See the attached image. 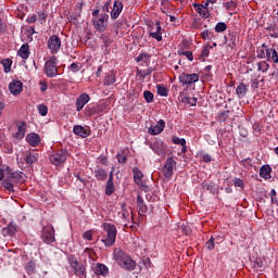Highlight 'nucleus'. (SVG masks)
Here are the masks:
<instances>
[{"instance_id":"9","label":"nucleus","mask_w":278,"mask_h":278,"mask_svg":"<svg viewBox=\"0 0 278 278\" xmlns=\"http://www.w3.org/2000/svg\"><path fill=\"white\" fill-rule=\"evenodd\" d=\"M177 166V161L173 156L167 157L165 164L163 166V175L166 179H170L173 177V170Z\"/></svg>"},{"instance_id":"45","label":"nucleus","mask_w":278,"mask_h":278,"mask_svg":"<svg viewBox=\"0 0 278 278\" xmlns=\"http://www.w3.org/2000/svg\"><path fill=\"white\" fill-rule=\"evenodd\" d=\"M38 112H39L40 116H47V114H49V108H47V105H45V104H39Z\"/></svg>"},{"instance_id":"21","label":"nucleus","mask_w":278,"mask_h":278,"mask_svg":"<svg viewBox=\"0 0 278 278\" xmlns=\"http://www.w3.org/2000/svg\"><path fill=\"white\" fill-rule=\"evenodd\" d=\"M92 270H93L94 275H97L98 277L101 275H102V277H105L110 273V269L108 268V266H105L101 263H97L96 265H93Z\"/></svg>"},{"instance_id":"38","label":"nucleus","mask_w":278,"mask_h":278,"mask_svg":"<svg viewBox=\"0 0 278 278\" xmlns=\"http://www.w3.org/2000/svg\"><path fill=\"white\" fill-rule=\"evenodd\" d=\"M151 73H153V70H151V68L137 71V75H139L142 79H147V77H149V75H151Z\"/></svg>"},{"instance_id":"7","label":"nucleus","mask_w":278,"mask_h":278,"mask_svg":"<svg viewBox=\"0 0 278 278\" xmlns=\"http://www.w3.org/2000/svg\"><path fill=\"white\" fill-rule=\"evenodd\" d=\"M47 45L50 53L55 54L62 48V39L58 35H52L49 37Z\"/></svg>"},{"instance_id":"27","label":"nucleus","mask_w":278,"mask_h":278,"mask_svg":"<svg viewBox=\"0 0 278 278\" xmlns=\"http://www.w3.org/2000/svg\"><path fill=\"white\" fill-rule=\"evenodd\" d=\"M113 255L117 264H121L122 261L127 257V254H125V252L121 248H116L113 252Z\"/></svg>"},{"instance_id":"5","label":"nucleus","mask_w":278,"mask_h":278,"mask_svg":"<svg viewBox=\"0 0 278 278\" xmlns=\"http://www.w3.org/2000/svg\"><path fill=\"white\" fill-rule=\"evenodd\" d=\"M67 157H68V150L62 149V150H58L56 152L50 155V162L54 166H60L64 164V162H66Z\"/></svg>"},{"instance_id":"64","label":"nucleus","mask_w":278,"mask_h":278,"mask_svg":"<svg viewBox=\"0 0 278 278\" xmlns=\"http://www.w3.org/2000/svg\"><path fill=\"white\" fill-rule=\"evenodd\" d=\"M187 101H188L189 105L194 106V105H197L198 99L197 98H187Z\"/></svg>"},{"instance_id":"56","label":"nucleus","mask_w":278,"mask_h":278,"mask_svg":"<svg viewBox=\"0 0 278 278\" xmlns=\"http://www.w3.org/2000/svg\"><path fill=\"white\" fill-rule=\"evenodd\" d=\"M151 38L157 40V42H162V33L152 31L150 33Z\"/></svg>"},{"instance_id":"52","label":"nucleus","mask_w":278,"mask_h":278,"mask_svg":"<svg viewBox=\"0 0 278 278\" xmlns=\"http://www.w3.org/2000/svg\"><path fill=\"white\" fill-rule=\"evenodd\" d=\"M122 218H124V220H127L128 223H130V220H134V217L129 216V211L125 208L122 211Z\"/></svg>"},{"instance_id":"55","label":"nucleus","mask_w":278,"mask_h":278,"mask_svg":"<svg viewBox=\"0 0 278 278\" xmlns=\"http://www.w3.org/2000/svg\"><path fill=\"white\" fill-rule=\"evenodd\" d=\"M68 68L72 73H78V71H81V66L77 63H72Z\"/></svg>"},{"instance_id":"61","label":"nucleus","mask_w":278,"mask_h":278,"mask_svg":"<svg viewBox=\"0 0 278 278\" xmlns=\"http://www.w3.org/2000/svg\"><path fill=\"white\" fill-rule=\"evenodd\" d=\"M110 8H112V0H109L102 7L103 12H110Z\"/></svg>"},{"instance_id":"6","label":"nucleus","mask_w":278,"mask_h":278,"mask_svg":"<svg viewBox=\"0 0 278 278\" xmlns=\"http://www.w3.org/2000/svg\"><path fill=\"white\" fill-rule=\"evenodd\" d=\"M70 266L73 269L74 275H76V277L86 278V266L79 264V261H77V258H70Z\"/></svg>"},{"instance_id":"31","label":"nucleus","mask_w":278,"mask_h":278,"mask_svg":"<svg viewBox=\"0 0 278 278\" xmlns=\"http://www.w3.org/2000/svg\"><path fill=\"white\" fill-rule=\"evenodd\" d=\"M114 190H115L114 180L112 178H109L105 185L106 197H112Z\"/></svg>"},{"instance_id":"34","label":"nucleus","mask_w":278,"mask_h":278,"mask_svg":"<svg viewBox=\"0 0 278 278\" xmlns=\"http://www.w3.org/2000/svg\"><path fill=\"white\" fill-rule=\"evenodd\" d=\"M137 205L139 207V212H141V214H146L147 204L144 203V199L142 198V195L137 197Z\"/></svg>"},{"instance_id":"22","label":"nucleus","mask_w":278,"mask_h":278,"mask_svg":"<svg viewBox=\"0 0 278 278\" xmlns=\"http://www.w3.org/2000/svg\"><path fill=\"white\" fill-rule=\"evenodd\" d=\"M26 142L30 144V147H38L40 144V135L36 132H30L26 136Z\"/></svg>"},{"instance_id":"8","label":"nucleus","mask_w":278,"mask_h":278,"mask_svg":"<svg viewBox=\"0 0 278 278\" xmlns=\"http://www.w3.org/2000/svg\"><path fill=\"white\" fill-rule=\"evenodd\" d=\"M41 240L45 244H53L55 242V229L53 227H45L42 229Z\"/></svg>"},{"instance_id":"28","label":"nucleus","mask_w":278,"mask_h":278,"mask_svg":"<svg viewBox=\"0 0 278 278\" xmlns=\"http://www.w3.org/2000/svg\"><path fill=\"white\" fill-rule=\"evenodd\" d=\"M94 177L98 181H105V179H108V173L102 167H99L94 170Z\"/></svg>"},{"instance_id":"47","label":"nucleus","mask_w":278,"mask_h":278,"mask_svg":"<svg viewBox=\"0 0 278 278\" xmlns=\"http://www.w3.org/2000/svg\"><path fill=\"white\" fill-rule=\"evenodd\" d=\"M100 40H102L105 49H109L110 45H112V40L106 35H101Z\"/></svg>"},{"instance_id":"59","label":"nucleus","mask_w":278,"mask_h":278,"mask_svg":"<svg viewBox=\"0 0 278 278\" xmlns=\"http://www.w3.org/2000/svg\"><path fill=\"white\" fill-rule=\"evenodd\" d=\"M191 25H192L193 29H200V27H201V18H194Z\"/></svg>"},{"instance_id":"15","label":"nucleus","mask_w":278,"mask_h":278,"mask_svg":"<svg viewBox=\"0 0 278 278\" xmlns=\"http://www.w3.org/2000/svg\"><path fill=\"white\" fill-rule=\"evenodd\" d=\"M17 131L13 135L16 140H23L25 138V134L27 132V123L18 122L17 124Z\"/></svg>"},{"instance_id":"63","label":"nucleus","mask_w":278,"mask_h":278,"mask_svg":"<svg viewBox=\"0 0 278 278\" xmlns=\"http://www.w3.org/2000/svg\"><path fill=\"white\" fill-rule=\"evenodd\" d=\"M202 160H203L206 164H210V162H212V155H210V154H203V155H202Z\"/></svg>"},{"instance_id":"1","label":"nucleus","mask_w":278,"mask_h":278,"mask_svg":"<svg viewBox=\"0 0 278 278\" xmlns=\"http://www.w3.org/2000/svg\"><path fill=\"white\" fill-rule=\"evenodd\" d=\"M25 181V174L23 172H12L10 166L5 167L4 179L2 180V187L8 192H14V186H18V184H23Z\"/></svg>"},{"instance_id":"53","label":"nucleus","mask_w":278,"mask_h":278,"mask_svg":"<svg viewBox=\"0 0 278 278\" xmlns=\"http://www.w3.org/2000/svg\"><path fill=\"white\" fill-rule=\"evenodd\" d=\"M172 142H174V144H180V146L186 144V140L184 138H179V137H173Z\"/></svg>"},{"instance_id":"50","label":"nucleus","mask_w":278,"mask_h":278,"mask_svg":"<svg viewBox=\"0 0 278 278\" xmlns=\"http://www.w3.org/2000/svg\"><path fill=\"white\" fill-rule=\"evenodd\" d=\"M210 49H213V47L205 46L202 49L200 58H208L210 56Z\"/></svg>"},{"instance_id":"32","label":"nucleus","mask_w":278,"mask_h":278,"mask_svg":"<svg viewBox=\"0 0 278 278\" xmlns=\"http://www.w3.org/2000/svg\"><path fill=\"white\" fill-rule=\"evenodd\" d=\"M202 187L204 190H208L211 194H218V188L214 182H203Z\"/></svg>"},{"instance_id":"29","label":"nucleus","mask_w":278,"mask_h":278,"mask_svg":"<svg viewBox=\"0 0 278 278\" xmlns=\"http://www.w3.org/2000/svg\"><path fill=\"white\" fill-rule=\"evenodd\" d=\"M114 84H116V75L114 72H109L104 77V86H114Z\"/></svg>"},{"instance_id":"24","label":"nucleus","mask_w":278,"mask_h":278,"mask_svg":"<svg viewBox=\"0 0 278 278\" xmlns=\"http://www.w3.org/2000/svg\"><path fill=\"white\" fill-rule=\"evenodd\" d=\"M18 231V228H16V224L10 223L7 227L2 229V236H14Z\"/></svg>"},{"instance_id":"60","label":"nucleus","mask_w":278,"mask_h":278,"mask_svg":"<svg viewBox=\"0 0 278 278\" xmlns=\"http://www.w3.org/2000/svg\"><path fill=\"white\" fill-rule=\"evenodd\" d=\"M233 184L236 188H244V181L240 178H236Z\"/></svg>"},{"instance_id":"57","label":"nucleus","mask_w":278,"mask_h":278,"mask_svg":"<svg viewBox=\"0 0 278 278\" xmlns=\"http://www.w3.org/2000/svg\"><path fill=\"white\" fill-rule=\"evenodd\" d=\"M147 60H149V54L147 53H141L136 58V62H147Z\"/></svg>"},{"instance_id":"11","label":"nucleus","mask_w":278,"mask_h":278,"mask_svg":"<svg viewBox=\"0 0 278 278\" xmlns=\"http://www.w3.org/2000/svg\"><path fill=\"white\" fill-rule=\"evenodd\" d=\"M179 81H181L184 86H190L192 84H197V81H199V74L182 73L179 76Z\"/></svg>"},{"instance_id":"37","label":"nucleus","mask_w":278,"mask_h":278,"mask_svg":"<svg viewBox=\"0 0 278 278\" xmlns=\"http://www.w3.org/2000/svg\"><path fill=\"white\" fill-rule=\"evenodd\" d=\"M216 34H223V31H227V24L225 22H219L215 26Z\"/></svg>"},{"instance_id":"35","label":"nucleus","mask_w":278,"mask_h":278,"mask_svg":"<svg viewBox=\"0 0 278 278\" xmlns=\"http://www.w3.org/2000/svg\"><path fill=\"white\" fill-rule=\"evenodd\" d=\"M1 64L4 68V73H10V71H12V59L2 60Z\"/></svg>"},{"instance_id":"19","label":"nucleus","mask_w":278,"mask_h":278,"mask_svg":"<svg viewBox=\"0 0 278 278\" xmlns=\"http://www.w3.org/2000/svg\"><path fill=\"white\" fill-rule=\"evenodd\" d=\"M90 101V96L88 93L80 94L76 100V112H81L84 105Z\"/></svg>"},{"instance_id":"36","label":"nucleus","mask_w":278,"mask_h":278,"mask_svg":"<svg viewBox=\"0 0 278 278\" xmlns=\"http://www.w3.org/2000/svg\"><path fill=\"white\" fill-rule=\"evenodd\" d=\"M157 94L160 97H168V88L163 85H156Z\"/></svg>"},{"instance_id":"41","label":"nucleus","mask_w":278,"mask_h":278,"mask_svg":"<svg viewBox=\"0 0 278 278\" xmlns=\"http://www.w3.org/2000/svg\"><path fill=\"white\" fill-rule=\"evenodd\" d=\"M37 162H38V157L36 156V154L29 153L26 156V164H28V166H31V164H36Z\"/></svg>"},{"instance_id":"13","label":"nucleus","mask_w":278,"mask_h":278,"mask_svg":"<svg viewBox=\"0 0 278 278\" xmlns=\"http://www.w3.org/2000/svg\"><path fill=\"white\" fill-rule=\"evenodd\" d=\"M165 127L166 122H164V119H160L155 126H151L148 129V134H150V136H159V134H162V131H164Z\"/></svg>"},{"instance_id":"14","label":"nucleus","mask_w":278,"mask_h":278,"mask_svg":"<svg viewBox=\"0 0 278 278\" xmlns=\"http://www.w3.org/2000/svg\"><path fill=\"white\" fill-rule=\"evenodd\" d=\"M123 2L121 0H115L113 3V9L111 10V18L116 21L123 12Z\"/></svg>"},{"instance_id":"18","label":"nucleus","mask_w":278,"mask_h":278,"mask_svg":"<svg viewBox=\"0 0 278 278\" xmlns=\"http://www.w3.org/2000/svg\"><path fill=\"white\" fill-rule=\"evenodd\" d=\"M118 266H121V268H124V270H136V261L127 256L125 260L118 263Z\"/></svg>"},{"instance_id":"49","label":"nucleus","mask_w":278,"mask_h":278,"mask_svg":"<svg viewBox=\"0 0 278 278\" xmlns=\"http://www.w3.org/2000/svg\"><path fill=\"white\" fill-rule=\"evenodd\" d=\"M250 85L253 90H257L260 88V80L257 78H251Z\"/></svg>"},{"instance_id":"3","label":"nucleus","mask_w":278,"mask_h":278,"mask_svg":"<svg viewBox=\"0 0 278 278\" xmlns=\"http://www.w3.org/2000/svg\"><path fill=\"white\" fill-rule=\"evenodd\" d=\"M103 230L106 233V238L102 239V242L105 247H114V242H116V226L114 224H103Z\"/></svg>"},{"instance_id":"26","label":"nucleus","mask_w":278,"mask_h":278,"mask_svg":"<svg viewBox=\"0 0 278 278\" xmlns=\"http://www.w3.org/2000/svg\"><path fill=\"white\" fill-rule=\"evenodd\" d=\"M29 54H30L29 43L22 45V47L17 51V55H20V58H22V60H27L29 58Z\"/></svg>"},{"instance_id":"54","label":"nucleus","mask_w":278,"mask_h":278,"mask_svg":"<svg viewBox=\"0 0 278 278\" xmlns=\"http://www.w3.org/2000/svg\"><path fill=\"white\" fill-rule=\"evenodd\" d=\"M225 38H226V40H227V38H228V40H230L232 47H236V45H238V39H236L235 34H228V36Z\"/></svg>"},{"instance_id":"12","label":"nucleus","mask_w":278,"mask_h":278,"mask_svg":"<svg viewBox=\"0 0 278 278\" xmlns=\"http://www.w3.org/2000/svg\"><path fill=\"white\" fill-rule=\"evenodd\" d=\"M73 132L75 136H79L80 138H88L90 134H92V130L88 126H81V125H75L73 128Z\"/></svg>"},{"instance_id":"25","label":"nucleus","mask_w":278,"mask_h":278,"mask_svg":"<svg viewBox=\"0 0 278 278\" xmlns=\"http://www.w3.org/2000/svg\"><path fill=\"white\" fill-rule=\"evenodd\" d=\"M270 173H273V168L268 164H265L260 168V177L263 179H270Z\"/></svg>"},{"instance_id":"33","label":"nucleus","mask_w":278,"mask_h":278,"mask_svg":"<svg viewBox=\"0 0 278 278\" xmlns=\"http://www.w3.org/2000/svg\"><path fill=\"white\" fill-rule=\"evenodd\" d=\"M132 173H134V181H135V184L140 186V184H142V177H144V175L137 167H135L132 169Z\"/></svg>"},{"instance_id":"58","label":"nucleus","mask_w":278,"mask_h":278,"mask_svg":"<svg viewBox=\"0 0 278 278\" xmlns=\"http://www.w3.org/2000/svg\"><path fill=\"white\" fill-rule=\"evenodd\" d=\"M47 16H49V14L47 13V11H39V12H38V20H39V21H47Z\"/></svg>"},{"instance_id":"48","label":"nucleus","mask_w":278,"mask_h":278,"mask_svg":"<svg viewBox=\"0 0 278 278\" xmlns=\"http://www.w3.org/2000/svg\"><path fill=\"white\" fill-rule=\"evenodd\" d=\"M214 237H211L210 240L205 242V248L207 249V251H214Z\"/></svg>"},{"instance_id":"46","label":"nucleus","mask_w":278,"mask_h":278,"mask_svg":"<svg viewBox=\"0 0 278 278\" xmlns=\"http://www.w3.org/2000/svg\"><path fill=\"white\" fill-rule=\"evenodd\" d=\"M202 40H212L214 38V33H210V30H204L201 33Z\"/></svg>"},{"instance_id":"39","label":"nucleus","mask_w":278,"mask_h":278,"mask_svg":"<svg viewBox=\"0 0 278 278\" xmlns=\"http://www.w3.org/2000/svg\"><path fill=\"white\" fill-rule=\"evenodd\" d=\"M254 268H256V270H260L262 273V270L266 268V264H264V261H262V258H256L254 262Z\"/></svg>"},{"instance_id":"44","label":"nucleus","mask_w":278,"mask_h":278,"mask_svg":"<svg viewBox=\"0 0 278 278\" xmlns=\"http://www.w3.org/2000/svg\"><path fill=\"white\" fill-rule=\"evenodd\" d=\"M143 98L147 101V103H153V99H154L153 92L146 90L143 92Z\"/></svg>"},{"instance_id":"2","label":"nucleus","mask_w":278,"mask_h":278,"mask_svg":"<svg viewBox=\"0 0 278 278\" xmlns=\"http://www.w3.org/2000/svg\"><path fill=\"white\" fill-rule=\"evenodd\" d=\"M256 53L260 60L266 59L268 62H274V64H278V53L275 49V46L268 48L266 43H263L261 47L257 48Z\"/></svg>"},{"instance_id":"16","label":"nucleus","mask_w":278,"mask_h":278,"mask_svg":"<svg viewBox=\"0 0 278 278\" xmlns=\"http://www.w3.org/2000/svg\"><path fill=\"white\" fill-rule=\"evenodd\" d=\"M249 93V86L244 84V79L237 86L236 94L238 99H245L247 94Z\"/></svg>"},{"instance_id":"17","label":"nucleus","mask_w":278,"mask_h":278,"mask_svg":"<svg viewBox=\"0 0 278 278\" xmlns=\"http://www.w3.org/2000/svg\"><path fill=\"white\" fill-rule=\"evenodd\" d=\"M9 90L11 94H20L23 92V83L21 80H13L12 83L9 84Z\"/></svg>"},{"instance_id":"40","label":"nucleus","mask_w":278,"mask_h":278,"mask_svg":"<svg viewBox=\"0 0 278 278\" xmlns=\"http://www.w3.org/2000/svg\"><path fill=\"white\" fill-rule=\"evenodd\" d=\"M270 68V65L266 63V61H262L257 63V71H261L262 73H266Z\"/></svg>"},{"instance_id":"62","label":"nucleus","mask_w":278,"mask_h":278,"mask_svg":"<svg viewBox=\"0 0 278 278\" xmlns=\"http://www.w3.org/2000/svg\"><path fill=\"white\" fill-rule=\"evenodd\" d=\"M83 238H84L85 240H89V242L92 241V232H91V231H86V232H84V233H83Z\"/></svg>"},{"instance_id":"10","label":"nucleus","mask_w":278,"mask_h":278,"mask_svg":"<svg viewBox=\"0 0 278 278\" xmlns=\"http://www.w3.org/2000/svg\"><path fill=\"white\" fill-rule=\"evenodd\" d=\"M150 149L156 154V155H165L167 146L162 141L161 139L155 140L154 142L150 143Z\"/></svg>"},{"instance_id":"23","label":"nucleus","mask_w":278,"mask_h":278,"mask_svg":"<svg viewBox=\"0 0 278 278\" xmlns=\"http://www.w3.org/2000/svg\"><path fill=\"white\" fill-rule=\"evenodd\" d=\"M193 8L202 18H210V9L203 8V4L199 3H193Z\"/></svg>"},{"instance_id":"4","label":"nucleus","mask_w":278,"mask_h":278,"mask_svg":"<svg viewBox=\"0 0 278 278\" xmlns=\"http://www.w3.org/2000/svg\"><path fill=\"white\" fill-rule=\"evenodd\" d=\"M110 15L108 14H100L98 17L92 18V25L97 31L103 34L108 30V21Z\"/></svg>"},{"instance_id":"20","label":"nucleus","mask_w":278,"mask_h":278,"mask_svg":"<svg viewBox=\"0 0 278 278\" xmlns=\"http://www.w3.org/2000/svg\"><path fill=\"white\" fill-rule=\"evenodd\" d=\"M45 73L47 77L53 78L58 76V66L53 65L51 62H46L45 64Z\"/></svg>"},{"instance_id":"51","label":"nucleus","mask_w":278,"mask_h":278,"mask_svg":"<svg viewBox=\"0 0 278 278\" xmlns=\"http://www.w3.org/2000/svg\"><path fill=\"white\" fill-rule=\"evenodd\" d=\"M25 268L29 275V274L34 273V270H36V263L29 262L28 264H26Z\"/></svg>"},{"instance_id":"43","label":"nucleus","mask_w":278,"mask_h":278,"mask_svg":"<svg viewBox=\"0 0 278 278\" xmlns=\"http://www.w3.org/2000/svg\"><path fill=\"white\" fill-rule=\"evenodd\" d=\"M229 118V110L223 111L218 114L219 123H225Z\"/></svg>"},{"instance_id":"42","label":"nucleus","mask_w":278,"mask_h":278,"mask_svg":"<svg viewBox=\"0 0 278 278\" xmlns=\"http://www.w3.org/2000/svg\"><path fill=\"white\" fill-rule=\"evenodd\" d=\"M178 55H185L189 62H192L194 60V55H192V51H182L178 50Z\"/></svg>"},{"instance_id":"30","label":"nucleus","mask_w":278,"mask_h":278,"mask_svg":"<svg viewBox=\"0 0 278 278\" xmlns=\"http://www.w3.org/2000/svg\"><path fill=\"white\" fill-rule=\"evenodd\" d=\"M266 31H269L271 38H278V25L269 24L265 27Z\"/></svg>"}]
</instances>
